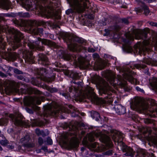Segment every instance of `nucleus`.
<instances>
[{"label":"nucleus","mask_w":157,"mask_h":157,"mask_svg":"<svg viewBox=\"0 0 157 157\" xmlns=\"http://www.w3.org/2000/svg\"><path fill=\"white\" fill-rule=\"evenodd\" d=\"M5 84L6 85L8 84L9 86H11V83H10V81L9 80L7 81H6V84L5 83Z\"/></svg>","instance_id":"obj_51"},{"label":"nucleus","mask_w":157,"mask_h":157,"mask_svg":"<svg viewBox=\"0 0 157 157\" xmlns=\"http://www.w3.org/2000/svg\"><path fill=\"white\" fill-rule=\"evenodd\" d=\"M26 111L28 113H33V112L32 110L29 108H27L26 109Z\"/></svg>","instance_id":"obj_44"},{"label":"nucleus","mask_w":157,"mask_h":157,"mask_svg":"<svg viewBox=\"0 0 157 157\" xmlns=\"http://www.w3.org/2000/svg\"><path fill=\"white\" fill-rule=\"evenodd\" d=\"M127 82L125 81H124L123 82H121L120 83V85L122 86V87H124L126 85Z\"/></svg>","instance_id":"obj_35"},{"label":"nucleus","mask_w":157,"mask_h":157,"mask_svg":"<svg viewBox=\"0 0 157 157\" xmlns=\"http://www.w3.org/2000/svg\"><path fill=\"white\" fill-rule=\"evenodd\" d=\"M89 2L86 0H71L70 4L73 10L69 9L66 11L67 14L73 12V10L78 12H81L83 11L84 9L87 7Z\"/></svg>","instance_id":"obj_3"},{"label":"nucleus","mask_w":157,"mask_h":157,"mask_svg":"<svg viewBox=\"0 0 157 157\" xmlns=\"http://www.w3.org/2000/svg\"><path fill=\"white\" fill-rule=\"evenodd\" d=\"M40 59L41 61H46L47 60L46 57L44 56H43L40 58Z\"/></svg>","instance_id":"obj_39"},{"label":"nucleus","mask_w":157,"mask_h":157,"mask_svg":"<svg viewBox=\"0 0 157 157\" xmlns=\"http://www.w3.org/2000/svg\"><path fill=\"white\" fill-rule=\"evenodd\" d=\"M75 41H77L78 43H71L69 45L68 44V47L69 49L73 51H80L82 49L86 50V48L83 47L85 42L84 40L82 39L76 38L74 39Z\"/></svg>","instance_id":"obj_5"},{"label":"nucleus","mask_w":157,"mask_h":157,"mask_svg":"<svg viewBox=\"0 0 157 157\" xmlns=\"http://www.w3.org/2000/svg\"><path fill=\"white\" fill-rule=\"evenodd\" d=\"M98 137L100 136V140L105 143L109 147L111 146V142L110 138L107 136L102 134L100 132H92L88 135V137L89 140L92 141L94 140V136Z\"/></svg>","instance_id":"obj_4"},{"label":"nucleus","mask_w":157,"mask_h":157,"mask_svg":"<svg viewBox=\"0 0 157 157\" xmlns=\"http://www.w3.org/2000/svg\"><path fill=\"white\" fill-rule=\"evenodd\" d=\"M116 112L119 114H124L125 112V109L124 107L121 105H119L117 107H115Z\"/></svg>","instance_id":"obj_14"},{"label":"nucleus","mask_w":157,"mask_h":157,"mask_svg":"<svg viewBox=\"0 0 157 157\" xmlns=\"http://www.w3.org/2000/svg\"><path fill=\"white\" fill-rule=\"evenodd\" d=\"M89 2L86 0H71L70 4L73 10L69 9L66 11L67 14L73 12V10L78 12H81L83 11L84 9L87 7Z\"/></svg>","instance_id":"obj_1"},{"label":"nucleus","mask_w":157,"mask_h":157,"mask_svg":"<svg viewBox=\"0 0 157 157\" xmlns=\"http://www.w3.org/2000/svg\"><path fill=\"white\" fill-rule=\"evenodd\" d=\"M29 140V136H26L24 137L21 139L20 141L22 144L25 146L29 147H33L34 146V144L30 145L28 144V143Z\"/></svg>","instance_id":"obj_12"},{"label":"nucleus","mask_w":157,"mask_h":157,"mask_svg":"<svg viewBox=\"0 0 157 157\" xmlns=\"http://www.w3.org/2000/svg\"><path fill=\"white\" fill-rule=\"evenodd\" d=\"M38 32H42L43 30L41 28H38L37 29Z\"/></svg>","instance_id":"obj_53"},{"label":"nucleus","mask_w":157,"mask_h":157,"mask_svg":"<svg viewBox=\"0 0 157 157\" xmlns=\"http://www.w3.org/2000/svg\"><path fill=\"white\" fill-rule=\"evenodd\" d=\"M91 117L93 119L96 121H98L100 118V115L99 114L96 112H93L92 113Z\"/></svg>","instance_id":"obj_21"},{"label":"nucleus","mask_w":157,"mask_h":157,"mask_svg":"<svg viewBox=\"0 0 157 157\" xmlns=\"http://www.w3.org/2000/svg\"><path fill=\"white\" fill-rule=\"evenodd\" d=\"M9 117L13 120L14 119V124L17 125H21L23 124V122L22 121L17 119L16 117L12 114L9 115Z\"/></svg>","instance_id":"obj_17"},{"label":"nucleus","mask_w":157,"mask_h":157,"mask_svg":"<svg viewBox=\"0 0 157 157\" xmlns=\"http://www.w3.org/2000/svg\"><path fill=\"white\" fill-rule=\"evenodd\" d=\"M38 142L40 144H42L43 142L42 139L41 138H39L38 140Z\"/></svg>","instance_id":"obj_40"},{"label":"nucleus","mask_w":157,"mask_h":157,"mask_svg":"<svg viewBox=\"0 0 157 157\" xmlns=\"http://www.w3.org/2000/svg\"><path fill=\"white\" fill-rule=\"evenodd\" d=\"M29 59H28V60L29 62H30V63H33V61H32L33 59L34 58V57L33 56H32L31 54H30V56L29 57Z\"/></svg>","instance_id":"obj_33"},{"label":"nucleus","mask_w":157,"mask_h":157,"mask_svg":"<svg viewBox=\"0 0 157 157\" xmlns=\"http://www.w3.org/2000/svg\"><path fill=\"white\" fill-rule=\"evenodd\" d=\"M140 46V43H138V44H137L136 45H135V47L136 48H138L139 50H140L141 49L139 48Z\"/></svg>","instance_id":"obj_48"},{"label":"nucleus","mask_w":157,"mask_h":157,"mask_svg":"<svg viewBox=\"0 0 157 157\" xmlns=\"http://www.w3.org/2000/svg\"><path fill=\"white\" fill-rule=\"evenodd\" d=\"M98 144L96 143L91 144L89 147V148L91 150L94 151H99L100 149L99 148Z\"/></svg>","instance_id":"obj_16"},{"label":"nucleus","mask_w":157,"mask_h":157,"mask_svg":"<svg viewBox=\"0 0 157 157\" xmlns=\"http://www.w3.org/2000/svg\"><path fill=\"white\" fill-rule=\"evenodd\" d=\"M151 86L154 89H157V78H155L152 83H151Z\"/></svg>","instance_id":"obj_25"},{"label":"nucleus","mask_w":157,"mask_h":157,"mask_svg":"<svg viewBox=\"0 0 157 157\" xmlns=\"http://www.w3.org/2000/svg\"><path fill=\"white\" fill-rule=\"evenodd\" d=\"M33 0H24L22 2V6L26 10H31V8L33 6Z\"/></svg>","instance_id":"obj_9"},{"label":"nucleus","mask_w":157,"mask_h":157,"mask_svg":"<svg viewBox=\"0 0 157 157\" xmlns=\"http://www.w3.org/2000/svg\"><path fill=\"white\" fill-rule=\"evenodd\" d=\"M94 16H92V17H91V18H94Z\"/></svg>","instance_id":"obj_61"},{"label":"nucleus","mask_w":157,"mask_h":157,"mask_svg":"<svg viewBox=\"0 0 157 157\" xmlns=\"http://www.w3.org/2000/svg\"><path fill=\"white\" fill-rule=\"evenodd\" d=\"M134 104L135 105V106L133 107H132V105H131V107L132 109H138L139 108V106L140 105L139 103H134Z\"/></svg>","instance_id":"obj_31"},{"label":"nucleus","mask_w":157,"mask_h":157,"mask_svg":"<svg viewBox=\"0 0 157 157\" xmlns=\"http://www.w3.org/2000/svg\"><path fill=\"white\" fill-rule=\"evenodd\" d=\"M45 144L51 145L52 144V140L49 137L47 138V140L44 141Z\"/></svg>","instance_id":"obj_29"},{"label":"nucleus","mask_w":157,"mask_h":157,"mask_svg":"<svg viewBox=\"0 0 157 157\" xmlns=\"http://www.w3.org/2000/svg\"><path fill=\"white\" fill-rule=\"evenodd\" d=\"M112 154V151L111 150H109L106 152V154L108 155H111Z\"/></svg>","instance_id":"obj_49"},{"label":"nucleus","mask_w":157,"mask_h":157,"mask_svg":"<svg viewBox=\"0 0 157 157\" xmlns=\"http://www.w3.org/2000/svg\"><path fill=\"white\" fill-rule=\"evenodd\" d=\"M100 89L103 91L104 93L107 90H110L109 85L104 80L102 79L99 84Z\"/></svg>","instance_id":"obj_10"},{"label":"nucleus","mask_w":157,"mask_h":157,"mask_svg":"<svg viewBox=\"0 0 157 157\" xmlns=\"http://www.w3.org/2000/svg\"><path fill=\"white\" fill-rule=\"evenodd\" d=\"M79 144L78 140L76 137H74L71 140L68 147L70 148H76Z\"/></svg>","instance_id":"obj_11"},{"label":"nucleus","mask_w":157,"mask_h":157,"mask_svg":"<svg viewBox=\"0 0 157 157\" xmlns=\"http://www.w3.org/2000/svg\"><path fill=\"white\" fill-rule=\"evenodd\" d=\"M12 33L15 34L16 37L17 39V41L19 42L21 39L22 38V34L18 30L15 29H13Z\"/></svg>","instance_id":"obj_15"},{"label":"nucleus","mask_w":157,"mask_h":157,"mask_svg":"<svg viewBox=\"0 0 157 157\" xmlns=\"http://www.w3.org/2000/svg\"><path fill=\"white\" fill-rule=\"evenodd\" d=\"M149 41L148 40H144L143 42V48L142 49L143 51H147L148 49L146 47V46L149 45Z\"/></svg>","instance_id":"obj_23"},{"label":"nucleus","mask_w":157,"mask_h":157,"mask_svg":"<svg viewBox=\"0 0 157 157\" xmlns=\"http://www.w3.org/2000/svg\"><path fill=\"white\" fill-rule=\"evenodd\" d=\"M136 90L138 91H140L142 92H143L144 91L143 90L141 89L138 86H136Z\"/></svg>","instance_id":"obj_42"},{"label":"nucleus","mask_w":157,"mask_h":157,"mask_svg":"<svg viewBox=\"0 0 157 157\" xmlns=\"http://www.w3.org/2000/svg\"><path fill=\"white\" fill-rule=\"evenodd\" d=\"M93 56L94 58H97L98 56V55L97 54H94L93 55Z\"/></svg>","instance_id":"obj_52"},{"label":"nucleus","mask_w":157,"mask_h":157,"mask_svg":"<svg viewBox=\"0 0 157 157\" xmlns=\"http://www.w3.org/2000/svg\"><path fill=\"white\" fill-rule=\"evenodd\" d=\"M149 13V11L147 7H146L144 10V13L145 14L147 15Z\"/></svg>","instance_id":"obj_36"},{"label":"nucleus","mask_w":157,"mask_h":157,"mask_svg":"<svg viewBox=\"0 0 157 157\" xmlns=\"http://www.w3.org/2000/svg\"><path fill=\"white\" fill-rule=\"evenodd\" d=\"M64 37V40H66L68 41L70 43H71L72 40V37L71 36L70 34L67 33H64L63 34Z\"/></svg>","instance_id":"obj_19"},{"label":"nucleus","mask_w":157,"mask_h":157,"mask_svg":"<svg viewBox=\"0 0 157 157\" xmlns=\"http://www.w3.org/2000/svg\"><path fill=\"white\" fill-rule=\"evenodd\" d=\"M126 79L128 80L131 83L133 84H137V79L134 78L132 76H127L125 77Z\"/></svg>","instance_id":"obj_20"},{"label":"nucleus","mask_w":157,"mask_h":157,"mask_svg":"<svg viewBox=\"0 0 157 157\" xmlns=\"http://www.w3.org/2000/svg\"><path fill=\"white\" fill-rule=\"evenodd\" d=\"M42 43L45 45H49L51 44V42L45 39H43L41 40Z\"/></svg>","instance_id":"obj_28"},{"label":"nucleus","mask_w":157,"mask_h":157,"mask_svg":"<svg viewBox=\"0 0 157 157\" xmlns=\"http://www.w3.org/2000/svg\"><path fill=\"white\" fill-rule=\"evenodd\" d=\"M0 150H2V147H0Z\"/></svg>","instance_id":"obj_58"},{"label":"nucleus","mask_w":157,"mask_h":157,"mask_svg":"<svg viewBox=\"0 0 157 157\" xmlns=\"http://www.w3.org/2000/svg\"><path fill=\"white\" fill-rule=\"evenodd\" d=\"M105 31L106 32V33L104 34V36H106L109 33L108 30L107 29H105Z\"/></svg>","instance_id":"obj_50"},{"label":"nucleus","mask_w":157,"mask_h":157,"mask_svg":"<svg viewBox=\"0 0 157 157\" xmlns=\"http://www.w3.org/2000/svg\"><path fill=\"white\" fill-rule=\"evenodd\" d=\"M36 132L38 135H41L43 136L44 135V132L43 131H40V130L38 129L36 130Z\"/></svg>","instance_id":"obj_32"},{"label":"nucleus","mask_w":157,"mask_h":157,"mask_svg":"<svg viewBox=\"0 0 157 157\" xmlns=\"http://www.w3.org/2000/svg\"><path fill=\"white\" fill-rule=\"evenodd\" d=\"M0 31H3L2 30V29H0Z\"/></svg>","instance_id":"obj_62"},{"label":"nucleus","mask_w":157,"mask_h":157,"mask_svg":"<svg viewBox=\"0 0 157 157\" xmlns=\"http://www.w3.org/2000/svg\"><path fill=\"white\" fill-rule=\"evenodd\" d=\"M111 74L110 75L108 78V80L111 85L115 86L116 85L114 83V76L113 75H112V76H111Z\"/></svg>","instance_id":"obj_24"},{"label":"nucleus","mask_w":157,"mask_h":157,"mask_svg":"<svg viewBox=\"0 0 157 157\" xmlns=\"http://www.w3.org/2000/svg\"><path fill=\"white\" fill-rule=\"evenodd\" d=\"M25 103L27 105H29L31 104H33L35 103L39 105L41 103V101L40 98L37 97H29L27 100L25 101Z\"/></svg>","instance_id":"obj_7"},{"label":"nucleus","mask_w":157,"mask_h":157,"mask_svg":"<svg viewBox=\"0 0 157 157\" xmlns=\"http://www.w3.org/2000/svg\"><path fill=\"white\" fill-rule=\"evenodd\" d=\"M64 143L65 144H67V142H64Z\"/></svg>","instance_id":"obj_60"},{"label":"nucleus","mask_w":157,"mask_h":157,"mask_svg":"<svg viewBox=\"0 0 157 157\" xmlns=\"http://www.w3.org/2000/svg\"><path fill=\"white\" fill-rule=\"evenodd\" d=\"M151 102H152L153 104L154 103L155 101L154 100H151Z\"/></svg>","instance_id":"obj_56"},{"label":"nucleus","mask_w":157,"mask_h":157,"mask_svg":"<svg viewBox=\"0 0 157 157\" xmlns=\"http://www.w3.org/2000/svg\"><path fill=\"white\" fill-rule=\"evenodd\" d=\"M143 35L142 31L139 30H136L134 34L128 35L127 36V37L129 39L132 40L134 39V36H135V38L136 39H139L143 38L142 36Z\"/></svg>","instance_id":"obj_8"},{"label":"nucleus","mask_w":157,"mask_h":157,"mask_svg":"<svg viewBox=\"0 0 157 157\" xmlns=\"http://www.w3.org/2000/svg\"><path fill=\"white\" fill-rule=\"evenodd\" d=\"M81 149L82 151H84V149L83 148H82Z\"/></svg>","instance_id":"obj_57"},{"label":"nucleus","mask_w":157,"mask_h":157,"mask_svg":"<svg viewBox=\"0 0 157 157\" xmlns=\"http://www.w3.org/2000/svg\"><path fill=\"white\" fill-rule=\"evenodd\" d=\"M155 111L157 113V110H155Z\"/></svg>","instance_id":"obj_64"},{"label":"nucleus","mask_w":157,"mask_h":157,"mask_svg":"<svg viewBox=\"0 0 157 157\" xmlns=\"http://www.w3.org/2000/svg\"><path fill=\"white\" fill-rule=\"evenodd\" d=\"M2 74V73H1V72H0V75H1Z\"/></svg>","instance_id":"obj_63"},{"label":"nucleus","mask_w":157,"mask_h":157,"mask_svg":"<svg viewBox=\"0 0 157 157\" xmlns=\"http://www.w3.org/2000/svg\"><path fill=\"white\" fill-rule=\"evenodd\" d=\"M121 143H122V142H120L119 143H118V144L119 145L120 144H121Z\"/></svg>","instance_id":"obj_59"},{"label":"nucleus","mask_w":157,"mask_h":157,"mask_svg":"<svg viewBox=\"0 0 157 157\" xmlns=\"http://www.w3.org/2000/svg\"><path fill=\"white\" fill-rule=\"evenodd\" d=\"M1 144L3 145H5L7 144V142L6 140H2L0 141Z\"/></svg>","instance_id":"obj_38"},{"label":"nucleus","mask_w":157,"mask_h":157,"mask_svg":"<svg viewBox=\"0 0 157 157\" xmlns=\"http://www.w3.org/2000/svg\"><path fill=\"white\" fill-rule=\"evenodd\" d=\"M40 8L41 12L43 15L48 17H50L52 16V13L49 11L48 10L46 9L41 7H40Z\"/></svg>","instance_id":"obj_18"},{"label":"nucleus","mask_w":157,"mask_h":157,"mask_svg":"<svg viewBox=\"0 0 157 157\" xmlns=\"http://www.w3.org/2000/svg\"><path fill=\"white\" fill-rule=\"evenodd\" d=\"M28 45L30 48L31 49H33L35 48V46L32 44H28Z\"/></svg>","instance_id":"obj_41"},{"label":"nucleus","mask_w":157,"mask_h":157,"mask_svg":"<svg viewBox=\"0 0 157 157\" xmlns=\"http://www.w3.org/2000/svg\"><path fill=\"white\" fill-rule=\"evenodd\" d=\"M127 153L126 154L128 155L132 156L133 154V151L132 148L130 147H128L127 148Z\"/></svg>","instance_id":"obj_26"},{"label":"nucleus","mask_w":157,"mask_h":157,"mask_svg":"<svg viewBox=\"0 0 157 157\" xmlns=\"http://www.w3.org/2000/svg\"><path fill=\"white\" fill-rule=\"evenodd\" d=\"M124 48L128 52H130L132 51V48L130 46H124Z\"/></svg>","instance_id":"obj_30"},{"label":"nucleus","mask_w":157,"mask_h":157,"mask_svg":"<svg viewBox=\"0 0 157 157\" xmlns=\"http://www.w3.org/2000/svg\"><path fill=\"white\" fill-rule=\"evenodd\" d=\"M75 115H73V117H75L78 115V113H75ZM74 112H73L72 113L73 114H74Z\"/></svg>","instance_id":"obj_55"},{"label":"nucleus","mask_w":157,"mask_h":157,"mask_svg":"<svg viewBox=\"0 0 157 157\" xmlns=\"http://www.w3.org/2000/svg\"><path fill=\"white\" fill-rule=\"evenodd\" d=\"M119 133V132H118L116 130L114 131L112 133V139L115 141H118L117 137Z\"/></svg>","instance_id":"obj_22"},{"label":"nucleus","mask_w":157,"mask_h":157,"mask_svg":"<svg viewBox=\"0 0 157 157\" xmlns=\"http://www.w3.org/2000/svg\"><path fill=\"white\" fill-rule=\"evenodd\" d=\"M14 72L17 74H21L22 73V72L21 71H19L18 70L16 69L14 70Z\"/></svg>","instance_id":"obj_45"},{"label":"nucleus","mask_w":157,"mask_h":157,"mask_svg":"<svg viewBox=\"0 0 157 157\" xmlns=\"http://www.w3.org/2000/svg\"><path fill=\"white\" fill-rule=\"evenodd\" d=\"M68 136V133H65L64 134H63L62 135V137L63 138L65 139H66L67 138Z\"/></svg>","instance_id":"obj_34"},{"label":"nucleus","mask_w":157,"mask_h":157,"mask_svg":"<svg viewBox=\"0 0 157 157\" xmlns=\"http://www.w3.org/2000/svg\"><path fill=\"white\" fill-rule=\"evenodd\" d=\"M149 24H150V25L152 26H155L157 27V23L151 22H150Z\"/></svg>","instance_id":"obj_37"},{"label":"nucleus","mask_w":157,"mask_h":157,"mask_svg":"<svg viewBox=\"0 0 157 157\" xmlns=\"http://www.w3.org/2000/svg\"><path fill=\"white\" fill-rule=\"evenodd\" d=\"M45 71V69H42L40 71V73H38V74L40 75H42L43 74L44 72Z\"/></svg>","instance_id":"obj_47"},{"label":"nucleus","mask_w":157,"mask_h":157,"mask_svg":"<svg viewBox=\"0 0 157 157\" xmlns=\"http://www.w3.org/2000/svg\"><path fill=\"white\" fill-rule=\"evenodd\" d=\"M10 3L7 0H0V6L4 9L8 10L9 9Z\"/></svg>","instance_id":"obj_13"},{"label":"nucleus","mask_w":157,"mask_h":157,"mask_svg":"<svg viewBox=\"0 0 157 157\" xmlns=\"http://www.w3.org/2000/svg\"><path fill=\"white\" fill-rule=\"evenodd\" d=\"M148 108L147 105L145 103H144L141 105L140 109L143 110H145L147 109Z\"/></svg>","instance_id":"obj_27"},{"label":"nucleus","mask_w":157,"mask_h":157,"mask_svg":"<svg viewBox=\"0 0 157 157\" xmlns=\"http://www.w3.org/2000/svg\"><path fill=\"white\" fill-rule=\"evenodd\" d=\"M34 109L35 110H38L39 109V107H38L36 106H35V108Z\"/></svg>","instance_id":"obj_54"},{"label":"nucleus","mask_w":157,"mask_h":157,"mask_svg":"<svg viewBox=\"0 0 157 157\" xmlns=\"http://www.w3.org/2000/svg\"><path fill=\"white\" fill-rule=\"evenodd\" d=\"M5 124V123L4 121V120H0V125H4Z\"/></svg>","instance_id":"obj_43"},{"label":"nucleus","mask_w":157,"mask_h":157,"mask_svg":"<svg viewBox=\"0 0 157 157\" xmlns=\"http://www.w3.org/2000/svg\"><path fill=\"white\" fill-rule=\"evenodd\" d=\"M88 51L89 52H94V49L93 48H89L88 49Z\"/></svg>","instance_id":"obj_46"},{"label":"nucleus","mask_w":157,"mask_h":157,"mask_svg":"<svg viewBox=\"0 0 157 157\" xmlns=\"http://www.w3.org/2000/svg\"><path fill=\"white\" fill-rule=\"evenodd\" d=\"M93 89L90 87H88L87 88V93L84 95L83 98H87L93 101L96 99V96Z\"/></svg>","instance_id":"obj_6"},{"label":"nucleus","mask_w":157,"mask_h":157,"mask_svg":"<svg viewBox=\"0 0 157 157\" xmlns=\"http://www.w3.org/2000/svg\"><path fill=\"white\" fill-rule=\"evenodd\" d=\"M89 2L86 0H71L70 4L73 10L69 9L66 11L67 14L73 12V10L78 12H81L83 11L84 9L87 7Z\"/></svg>","instance_id":"obj_2"}]
</instances>
